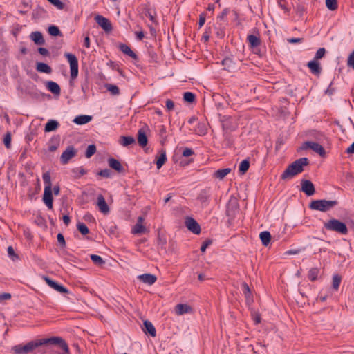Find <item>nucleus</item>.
Instances as JSON below:
<instances>
[{"instance_id": "obj_4", "label": "nucleus", "mask_w": 354, "mask_h": 354, "mask_svg": "<svg viewBox=\"0 0 354 354\" xmlns=\"http://www.w3.org/2000/svg\"><path fill=\"white\" fill-rule=\"evenodd\" d=\"M40 346L41 343L38 339L30 341L25 345H16L12 347V351L15 354H27Z\"/></svg>"}, {"instance_id": "obj_24", "label": "nucleus", "mask_w": 354, "mask_h": 354, "mask_svg": "<svg viewBox=\"0 0 354 354\" xmlns=\"http://www.w3.org/2000/svg\"><path fill=\"white\" fill-rule=\"evenodd\" d=\"M120 51H122L124 54L131 57L133 59H138L137 55L131 49V48L124 44H120L118 46Z\"/></svg>"}, {"instance_id": "obj_9", "label": "nucleus", "mask_w": 354, "mask_h": 354, "mask_svg": "<svg viewBox=\"0 0 354 354\" xmlns=\"http://www.w3.org/2000/svg\"><path fill=\"white\" fill-rule=\"evenodd\" d=\"M77 151L75 148L73 146H68L61 155L60 161L63 165H66L71 159L75 157Z\"/></svg>"}, {"instance_id": "obj_50", "label": "nucleus", "mask_w": 354, "mask_h": 354, "mask_svg": "<svg viewBox=\"0 0 354 354\" xmlns=\"http://www.w3.org/2000/svg\"><path fill=\"white\" fill-rule=\"evenodd\" d=\"M50 3L55 6L59 10H63L65 5L60 0H48Z\"/></svg>"}, {"instance_id": "obj_26", "label": "nucleus", "mask_w": 354, "mask_h": 354, "mask_svg": "<svg viewBox=\"0 0 354 354\" xmlns=\"http://www.w3.org/2000/svg\"><path fill=\"white\" fill-rule=\"evenodd\" d=\"M46 86L48 91L55 95H59L61 93L60 86L55 82L48 81L46 82Z\"/></svg>"}, {"instance_id": "obj_37", "label": "nucleus", "mask_w": 354, "mask_h": 354, "mask_svg": "<svg viewBox=\"0 0 354 354\" xmlns=\"http://www.w3.org/2000/svg\"><path fill=\"white\" fill-rule=\"evenodd\" d=\"M222 64L224 66V68L227 70L228 71H231L234 69V63L232 59L230 57H226L222 61Z\"/></svg>"}, {"instance_id": "obj_51", "label": "nucleus", "mask_w": 354, "mask_h": 354, "mask_svg": "<svg viewBox=\"0 0 354 354\" xmlns=\"http://www.w3.org/2000/svg\"><path fill=\"white\" fill-rule=\"evenodd\" d=\"M325 54H326V49L324 48H320L317 50L314 59L317 61V59H322V57H324Z\"/></svg>"}, {"instance_id": "obj_36", "label": "nucleus", "mask_w": 354, "mask_h": 354, "mask_svg": "<svg viewBox=\"0 0 354 354\" xmlns=\"http://www.w3.org/2000/svg\"><path fill=\"white\" fill-rule=\"evenodd\" d=\"M120 143L122 146L127 147L129 145L135 143V139L132 136H121Z\"/></svg>"}, {"instance_id": "obj_21", "label": "nucleus", "mask_w": 354, "mask_h": 354, "mask_svg": "<svg viewBox=\"0 0 354 354\" xmlns=\"http://www.w3.org/2000/svg\"><path fill=\"white\" fill-rule=\"evenodd\" d=\"M144 327H143V331L146 334H149L150 336L154 337L156 335V328L153 326V324L149 321L145 320L143 323Z\"/></svg>"}, {"instance_id": "obj_2", "label": "nucleus", "mask_w": 354, "mask_h": 354, "mask_svg": "<svg viewBox=\"0 0 354 354\" xmlns=\"http://www.w3.org/2000/svg\"><path fill=\"white\" fill-rule=\"evenodd\" d=\"M338 204V201H328L326 199L314 200L309 204V208L323 212L329 211Z\"/></svg>"}, {"instance_id": "obj_14", "label": "nucleus", "mask_w": 354, "mask_h": 354, "mask_svg": "<svg viewBox=\"0 0 354 354\" xmlns=\"http://www.w3.org/2000/svg\"><path fill=\"white\" fill-rule=\"evenodd\" d=\"M43 278L45 280V281L46 282V283L50 287H51L54 290H57V292H61V293H68V290L67 288H66L62 285L59 284L58 283L53 281L50 278L46 277V276H44Z\"/></svg>"}, {"instance_id": "obj_38", "label": "nucleus", "mask_w": 354, "mask_h": 354, "mask_svg": "<svg viewBox=\"0 0 354 354\" xmlns=\"http://www.w3.org/2000/svg\"><path fill=\"white\" fill-rule=\"evenodd\" d=\"M319 273V270L317 268H313L309 270L308 277L310 281H315L317 280Z\"/></svg>"}, {"instance_id": "obj_33", "label": "nucleus", "mask_w": 354, "mask_h": 354, "mask_svg": "<svg viewBox=\"0 0 354 354\" xmlns=\"http://www.w3.org/2000/svg\"><path fill=\"white\" fill-rule=\"evenodd\" d=\"M259 238L261 241L263 245L268 246L271 240V235L269 232L263 231L260 233Z\"/></svg>"}, {"instance_id": "obj_8", "label": "nucleus", "mask_w": 354, "mask_h": 354, "mask_svg": "<svg viewBox=\"0 0 354 354\" xmlns=\"http://www.w3.org/2000/svg\"><path fill=\"white\" fill-rule=\"evenodd\" d=\"M95 21L105 32H110L112 30V25L107 18L100 15H97L95 17Z\"/></svg>"}, {"instance_id": "obj_55", "label": "nucleus", "mask_w": 354, "mask_h": 354, "mask_svg": "<svg viewBox=\"0 0 354 354\" xmlns=\"http://www.w3.org/2000/svg\"><path fill=\"white\" fill-rule=\"evenodd\" d=\"M347 65L354 69V49L348 57Z\"/></svg>"}, {"instance_id": "obj_39", "label": "nucleus", "mask_w": 354, "mask_h": 354, "mask_svg": "<svg viewBox=\"0 0 354 354\" xmlns=\"http://www.w3.org/2000/svg\"><path fill=\"white\" fill-rule=\"evenodd\" d=\"M91 259L95 266H102V265L105 264V261L99 255L91 254Z\"/></svg>"}, {"instance_id": "obj_1", "label": "nucleus", "mask_w": 354, "mask_h": 354, "mask_svg": "<svg viewBox=\"0 0 354 354\" xmlns=\"http://www.w3.org/2000/svg\"><path fill=\"white\" fill-rule=\"evenodd\" d=\"M310 162L307 158H301L289 165L285 171L282 173L281 178L282 180H289L295 176L301 173L304 171V167L308 166Z\"/></svg>"}, {"instance_id": "obj_45", "label": "nucleus", "mask_w": 354, "mask_h": 354, "mask_svg": "<svg viewBox=\"0 0 354 354\" xmlns=\"http://www.w3.org/2000/svg\"><path fill=\"white\" fill-rule=\"evenodd\" d=\"M106 88L113 95H118L120 94V89L116 85L106 84Z\"/></svg>"}, {"instance_id": "obj_53", "label": "nucleus", "mask_w": 354, "mask_h": 354, "mask_svg": "<svg viewBox=\"0 0 354 354\" xmlns=\"http://www.w3.org/2000/svg\"><path fill=\"white\" fill-rule=\"evenodd\" d=\"M167 131H166V128L165 127V126L162 125L160 128V130H159V135L160 136V138H162V144L164 143V142L166 140V138H167Z\"/></svg>"}, {"instance_id": "obj_63", "label": "nucleus", "mask_w": 354, "mask_h": 354, "mask_svg": "<svg viewBox=\"0 0 354 354\" xmlns=\"http://www.w3.org/2000/svg\"><path fill=\"white\" fill-rule=\"evenodd\" d=\"M205 22V15L204 13H201L199 16V21L198 25L199 27L201 28Z\"/></svg>"}, {"instance_id": "obj_58", "label": "nucleus", "mask_w": 354, "mask_h": 354, "mask_svg": "<svg viewBox=\"0 0 354 354\" xmlns=\"http://www.w3.org/2000/svg\"><path fill=\"white\" fill-rule=\"evenodd\" d=\"M295 11L297 15L302 16L305 11V8L304 6L298 4L295 7Z\"/></svg>"}, {"instance_id": "obj_62", "label": "nucleus", "mask_w": 354, "mask_h": 354, "mask_svg": "<svg viewBox=\"0 0 354 354\" xmlns=\"http://www.w3.org/2000/svg\"><path fill=\"white\" fill-rule=\"evenodd\" d=\"M38 52L43 56H48L50 55L48 50L42 47L38 48Z\"/></svg>"}, {"instance_id": "obj_29", "label": "nucleus", "mask_w": 354, "mask_h": 354, "mask_svg": "<svg viewBox=\"0 0 354 354\" xmlns=\"http://www.w3.org/2000/svg\"><path fill=\"white\" fill-rule=\"evenodd\" d=\"M242 287H243V292L245 297L246 303L248 304H250L253 301L252 295L251 293L250 288L249 286L245 282H243L242 283Z\"/></svg>"}, {"instance_id": "obj_6", "label": "nucleus", "mask_w": 354, "mask_h": 354, "mask_svg": "<svg viewBox=\"0 0 354 354\" xmlns=\"http://www.w3.org/2000/svg\"><path fill=\"white\" fill-rule=\"evenodd\" d=\"M65 57L67 58L71 69V77L75 79L78 75V60L76 56L72 53H65Z\"/></svg>"}, {"instance_id": "obj_25", "label": "nucleus", "mask_w": 354, "mask_h": 354, "mask_svg": "<svg viewBox=\"0 0 354 354\" xmlns=\"http://www.w3.org/2000/svg\"><path fill=\"white\" fill-rule=\"evenodd\" d=\"M159 156H156V167L160 169L167 161L166 151L164 149L159 151Z\"/></svg>"}, {"instance_id": "obj_20", "label": "nucleus", "mask_w": 354, "mask_h": 354, "mask_svg": "<svg viewBox=\"0 0 354 354\" xmlns=\"http://www.w3.org/2000/svg\"><path fill=\"white\" fill-rule=\"evenodd\" d=\"M222 127L223 130H234L235 129L232 123V118L227 115H223L221 118Z\"/></svg>"}, {"instance_id": "obj_5", "label": "nucleus", "mask_w": 354, "mask_h": 354, "mask_svg": "<svg viewBox=\"0 0 354 354\" xmlns=\"http://www.w3.org/2000/svg\"><path fill=\"white\" fill-rule=\"evenodd\" d=\"M39 342H40L41 346L47 344L57 345L64 351V352L69 351V348L67 343L64 339H62L60 337H52L46 339H39Z\"/></svg>"}, {"instance_id": "obj_23", "label": "nucleus", "mask_w": 354, "mask_h": 354, "mask_svg": "<svg viewBox=\"0 0 354 354\" xmlns=\"http://www.w3.org/2000/svg\"><path fill=\"white\" fill-rule=\"evenodd\" d=\"M192 311V308L189 305L179 304L176 306V313L177 315H181L185 313H191Z\"/></svg>"}, {"instance_id": "obj_48", "label": "nucleus", "mask_w": 354, "mask_h": 354, "mask_svg": "<svg viewBox=\"0 0 354 354\" xmlns=\"http://www.w3.org/2000/svg\"><path fill=\"white\" fill-rule=\"evenodd\" d=\"M215 33L218 37L223 38L225 36L224 28L221 27V25H216L214 26Z\"/></svg>"}, {"instance_id": "obj_56", "label": "nucleus", "mask_w": 354, "mask_h": 354, "mask_svg": "<svg viewBox=\"0 0 354 354\" xmlns=\"http://www.w3.org/2000/svg\"><path fill=\"white\" fill-rule=\"evenodd\" d=\"M198 133L201 136H204L207 133V129L204 124H199L198 126Z\"/></svg>"}, {"instance_id": "obj_27", "label": "nucleus", "mask_w": 354, "mask_h": 354, "mask_svg": "<svg viewBox=\"0 0 354 354\" xmlns=\"http://www.w3.org/2000/svg\"><path fill=\"white\" fill-rule=\"evenodd\" d=\"M31 39L37 45H43L45 40L42 34L39 31L32 32L30 35Z\"/></svg>"}, {"instance_id": "obj_11", "label": "nucleus", "mask_w": 354, "mask_h": 354, "mask_svg": "<svg viewBox=\"0 0 354 354\" xmlns=\"http://www.w3.org/2000/svg\"><path fill=\"white\" fill-rule=\"evenodd\" d=\"M185 225L187 229L195 234H199L201 232L200 225L192 217L185 218Z\"/></svg>"}, {"instance_id": "obj_10", "label": "nucleus", "mask_w": 354, "mask_h": 354, "mask_svg": "<svg viewBox=\"0 0 354 354\" xmlns=\"http://www.w3.org/2000/svg\"><path fill=\"white\" fill-rule=\"evenodd\" d=\"M149 130V127L147 124H145L138 131V142L142 147H144L147 145L148 138L147 136V132Z\"/></svg>"}, {"instance_id": "obj_52", "label": "nucleus", "mask_w": 354, "mask_h": 354, "mask_svg": "<svg viewBox=\"0 0 354 354\" xmlns=\"http://www.w3.org/2000/svg\"><path fill=\"white\" fill-rule=\"evenodd\" d=\"M8 254L12 261H16L19 259V256L17 254H15V250L12 246H9L8 248Z\"/></svg>"}, {"instance_id": "obj_22", "label": "nucleus", "mask_w": 354, "mask_h": 354, "mask_svg": "<svg viewBox=\"0 0 354 354\" xmlns=\"http://www.w3.org/2000/svg\"><path fill=\"white\" fill-rule=\"evenodd\" d=\"M108 163L111 168L115 170L118 173H122L124 171V169L121 165L120 162L113 158H109Z\"/></svg>"}, {"instance_id": "obj_19", "label": "nucleus", "mask_w": 354, "mask_h": 354, "mask_svg": "<svg viewBox=\"0 0 354 354\" xmlns=\"http://www.w3.org/2000/svg\"><path fill=\"white\" fill-rule=\"evenodd\" d=\"M138 279L140 281L150 286L153 284L157 280L156 275L149 273L139 275Z\"/></svg>"}, {"instance_id": "obj_13", "label": "nucleus", "mask_w": 354, "mask_h": 354, "mask_svg": "<svg viewBox=\"0 0 354 354\" xmlns=\"http://www.w3.org/2000/svg\"><path fill=\"white\" fill-rule=\"evenodd\" d=\"M301 191L307 196H313L315 193L313 183L309 180H302L301 182Z\"/></svg>"}, {"instance_id": "obj_17", "label": "nucleus", "mask_w": 354, "mask_h": 354, "mask_svg": "<svg viewBox=\"0 0 354 354\" xmlns=\"http://www.w3.org/2000/svg\"><path fill=\"white\" fill-rule=\"evenodd\" d=\"M97 205L99 207L100 211L104 214H108L110 212L109 205H107L104 196L100 194L97 196Z\"/></svg>"}, {"instance_id": "obj_34", "label": "nucleus", "mask_w": 354, "mask_h": 354, "mask_svg": "<svg viewBox=\"0 0 354 354\" xmlns=\"http://www.w3.org/2000/svg\"><path fill=\"white\" fill-rule=\"evenodd\" d=\"M36 69L37 71L44 73H50L52 71L51 68L45 63L38 62L36 66Z\"/></svg>"}, {"instance_id": "obj_54", "label": "nucleus", "mask_w": 354, "mask_h": 354, "mask_svg": "<svg viewBox=\"0 0 354 354\" xmlns=\"http://www.w3.org/2000/svg\"><path fill=\"white\" fill-rule=\"evenodd\" d=\"M111 174V171L109 169H102L97 173V174L99 176H102L104 178H110Z\"/></svg>"}, {"instance_id": "obj_43", "label": "nucleus", "mask_w": 354, "mask_h": 354, "mask_svg": "<svg viewBox=\"0 0 354 354\" xmlns=\"http://www.w3.org/2000/svg\"><path fill=\"white\" fill-rule=\"evenodd\" d=\"M326 6L328 10L334 11L338 8L337 0H326Z\"/></svg>"}, {"instance_id": "obj_46", "label": "nucleus", "mask_w": 354, "mask_h": 354, "mask_svg": "<svg viewBox=\"0 0 354 354\" xmlns=\"http://www.w3.org/2000/svg\"><path fill=\"white\" fill-rule=\"evenodd\" d=\"M96 152V147L95 145H89L86 149L85 156L87 158H91Z\"/></svg>"}, {"instance_id": "obj_3", "label": "nucleus", "mask_w": 354, "mask_h": 354, "mask_svg": "<svg viewBox=\"0 0 354 354\" xmlns=\"http://www.w3.org/2000/svg\"><path fill=\"white\" fill-rule=\"evenodd\" d=\"M324 227L327 230L333 231L340 234L345 235L348 233L346 225L335 218H332L324 223Z\"/></svg>"}, {"instance_id": "obj_16", "label": "nucleus", "mask_w": 354, "mask_h": 354, "mask_svg": "<svg viewBox=\"0 0 354 354\" xmlns=\"http://www.w3.org/2000/svg\"><path fill=\"white\" fill-rule=\"evenodd\" d=\"M307 66L310 72L315 76L319 77L322 73V67L320 64L315 59H313L308 62Z\"/></svg>"}, {"instance_id": "obj_35", "label": "nucleus", "mask_w": 354, "mask_h": 354, "mask_svg": "<svg viewBox=\"0 0 354 354\" xmlns=\"http://www.w3.org/2000/svg\"><path fill=\"white\" fill-rule=\"evenodd\" d=\"M250 167V161L248 159H245L243 161L241 162L239 167V171L241 174H245L248 169Z\"/></svg>"}, {"instance_id": "obj_40", "label": "nucleus", "mask_w": 354, "mask_h": 354, "mask_svg": "<svg viewBox=\"0 0 354 354\" xmlns=\"http://www.w3.org/2000/svg\"><path fill=\"white\" fill-rule=\"evenodd\" d=\"M183 100L187 103H193L196 100V95L192 92H185L183 94Z\"/></svg>"}, {"instance_id": "obj_15", "label": "nucleus", "mask_w": 354, "mask_h": 354, "mask_svg": "<svg viewBox=\"0 0 354 354\" xmlns=\"http://www.w3.org/2000/svg\"><path fill=\"white\" fill-rule=\"evenodd\" d=\"M144 218L142 216H139L137 220L136 224L133 227L131 233L133 234H142L147 232V228L142 225Z\"/></svg>"}, {"instance_id": "obj_60", "label": "nucleus", "mask_w": 354, "mask_h": 354, "mask_svg": "<svg viewBox=\"0 0 354 354\" xmlns=\"http://www.w3.org/2000/svg\"><path fill=\"white\" fill-rule=\"evenodd\" d=\"M193 154H194V151L190 148H185L183 151V156L184 157H189Z\"/></svg>"}, {"instance_id": "obj_42", "label": "nucleus", "mask_w": 354, "mask_h": 354, "mask_svg": "<svg viewBox=\"0 0 354 354\" xmlns=\"http://www.w3.org/2000/svg\"><path fill=\"white\" fill-rule=\"evenodd\" d=\"M77 228L82 235H86L89 233V230L88 227L84 223H77Z\"/></svg>"}, {"instance_id": "obj_64", "label": "nucleus", "mask_w": 354, "mask_h": 354, "mask_svg": "<svg viewBox=\"0 0 354 354\" xmlns=\"http://www.w3.org/2000/svg\"><path fill=\"white\" fill-rule=\"evenodd\" d=\"M254 322L255 324H259L261 323V315L258 313H255L253 317Z\"/></svg>"}, {"instance_id": "obj_12", "label": "nucleus", "mask_w": 354, "mask_h": 354, "mask_svg": "<svg viewBox=\"0 0 354 354\" xmlns=\"http://www.w3.org/2000/svg\"><path fill=\"white\" fill-rule=\"evenodd\" d=\"M43 201L48 209H53V197L52 187H45L43 195Z\"/></svg>"}, {"instance_id": "obj_44", "label": "nucleus", "mask_w": 354, "mask_h": 354, "mask_svg": "<svg viewBox=\"0 0 354 354\" xmlns=\"http://www.w3.org/2000/svg\"><path fill=\"white\" fill-rule=\"evenodd\" d=\"M341 281H342V277L340 275H339V274L333 275V284H332L333 288L335 289V290H337L339 287Z\"/></svg>"}, {"instance_id": "obj_57", "label": "nucleus", "mask_w": 354, "mask_h": 354, "mask_svg": "<svg viewBox=\"0 0 354 354\" xmlns=\"http://www.w3.org/2000/svg\"><path fill=\"white\" fill-rule=\"evenodd\" d=\"M212 244V241L209 239H207L205 241L203 242L202 245L201 246V252H205L206 250V248Z\"/></svg>"}, {"instance_id": "obj_61", "label": "nucleus", "mask_w": 354, "mask_h": 354, "mask_svg": "<svg viewBox=\"0 0 354 354\" xmlns=\"http://www.w3.org/2000/svg\"><path fill=\"white\" fill-rule=\"evenodd\" d=\"M57 241L59 242V243L62 246V247H65L66 245V241H65V239H64V237L63 236L62 234L61 233H59L57 236Z\"/></svg>"}, {"instance_id": "obj_59", "label": "nucleus", "mask_w": 354, "mask_h": 354, "mask_svg": "<svg viewBox=\"0 0 354 354\" xmlns=\"http://www.w3.org/2000/svg\"><path fill=\"white\" fill-rule=\"evenodd\" d=\"M165 105H166V108H167L168 111H170L173 110L174 108V103L170 99H168V100H166Z\"/></svg>"}, {"instance_id": "obj_49", "label": "nucleus", "mask_w": 354, "mask_h": 354, "mask_svg": "<svg viewBox=\"0 0 354 354\" xmlns=\"http://www.w3.org/2000/svg\"><path fill=\"white\" fill-rule=\"evenodd\" d=\"M43 180L45 184V187H52V184L50 181V176L49 172H46L43 174Z\"/></svg>"}, {"instance_id": "obj_30", "label": "nucleus", "mask_w": 354, "mask_h": 354, "mask_svg": "<svg viewBox=\"0 0 354 354\" xmlns=\"http://www.w3.org/2000/svg\"><path fill=\"white\" fill-rule=\"evenodd\" d=\"M91 120L92 116L80 115L75 118L73 122L79 125H82L89 122Z\"/></svg>"}, {"instance_id": "obj_47", "label": "nucleus", "mask_w": 354, "mask_h": 354, "mask_svg": "<svg viewBox=\"0 0 354 354\" xmlns=\"http://www.w3.org/2000/svg\"><path fill=\"white\" fill-rule=\"evenodd\" d=\"M11 133L7 132L3 138V143L5 147L8 149L11 147Z\"/></svg>"}, {"instance_id": "obj_32", "label": "nucleus", "mask_w": 354, "mask_h": 354, "mask_svg": "<svg viewBox=\"0 0 354 354\" xmlns=\"http://www.w3.org/2000/svg\"><path fill=\"white\" fill-rule=\"evenodd\" d=\"M230 172H231L230 168H225V169H218L214 173L213 176L219 180H223Z\"/></svg>"}, {"instance_id": "obj_18", "label": "nucleus", "mask_w": 354, "mask_h": 354, "mask_svg": "<svg viewBox=\"0 0 354 354\" xmlns=\"http://www.w3.org/2000/svg\"><path fill=\"white\" fill-rule=\"evenodd\" d=\"M211 196V189L210 187H205L201 190L200 193L197 196V199L201 203H207Z\"/></svg>"}, {"instance_id": "obj_28", "label": "nucleus", "mask_w": 354, "mask_h": 354, "mask_svg": "<svg viewBox=\"0 0 354 354\" xmlns=\"http://www.w3.org/2000/svg\"><path fill=\"white\" fill-rule=\"evenodd\" d=\"M247 41L252 48L258 47L261 44V39L254 35H248Z\"/></svg>"}, {"instance_id": "obj_31", "label": "nucleus", "mask_w": 354, "mask_h": 354, "mask_svg": "<svg viewBox=\"0 0 354 354\" xmlns=\"http://www.w3.org/2000/svg\"><path fill=\"white\" fill-rule=\"evenodd\" d=\"M59 126V122L55 120H50L45 125V132L55 131Z\"/></svg>"}, {"instance_id": "obj_7", "label": "nucleus", "mask_w": 354, "mask_h": 354, "mask_svg": "<svg viewBox=\"0 0 354 354\" xmlns=\"http://www.w3.org/2000/svg\"><path fill=\"white\" fill-rule=\"evenodd\" d=\"M311 149L315 152L317 153L322 157L326 155L324 148L317 142L307 141L305 142L301 147V149Z\"/></svg>"}, {"instance_id": "obj_41", "label": "nucleus", "mask_w": 354, "mask_h": 354, "mask_svg": "<svg viewBox=\"0 0 354 354\" xmlns=\"http://www.w3.org/2000/svg\"><path fill=\"white\" fill-rule=\"evenodd\" d=\"M48 33L51 36H62V34L59 30V28L56 26L52 25L48 27Z\"/></svg>"}]
</instances>
